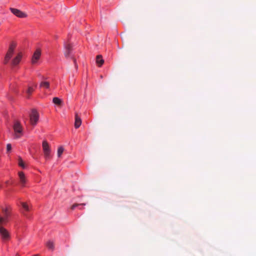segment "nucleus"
I'll list each match as a JSON object with an SVG mask.
<instances>
[{
	"label": "nucleus",
	"instance_id": "obj_12",
	"mask_svg": "<svg viewBox=\"0 0 256 256\" xmlns=\"http://www.w3.org/2000/svg\"><path fill=\"white\" fill-rule=\"evenodd\" d=\"M64 48L66 49L64 55L66 57H68L71 53L72 50V45L70 43L65 44Z\"/></svg>",
	"mask_w": 256,
	"mask_h": 256
},
{
	"label": "nucleus",
	"instance_id": "obj_22",
	"mask_svg": "<svg viewBox=\"0 0 256 256\" xmlns=\"http://www.w3.org/2000/svg\"><path fill=\"white\" fill-rule=\"evenodd\" d=\"M12 149V146L10 144H8L6 145L7 152H10Z\"/></svg>",
	"mask_w": 256,
	"mask_h": 256
},
{
	"label": "nucleus",
	"instance_id": "obj_19",
	"mask_svg": "<svg viewBox=\"0 0 256 256\" xmlns=\"http://www.w3.org/2000/svg\"><path fill=\"white\" fill-rule=\"evenodd\" d=\"M18 165L23 169H24L26 168L24 161L20 157H19L18 158Z\"/></svg>",
	"mask_w": 256,
	"mask_h": 256
},
{
	"label": "nucleus",
	"instance_id": "obj_11",
	"mask_svg": "<svg viewBox=\"0 0 256 256\" xmlns=\"http://www.w3.org/2000/svg\"><path fill=\"white\" fill-rule=\"evenodd\" d=\"M22 58V53H18L17 56L12 60V66L18 64L21 60Z\"/></svg>",
	"mask_w": 256,
	"mask_h": 256
},
{
	"label": "nucleus",
	"instance_id": "obj_7",
	"mask_svg": "<svg viewBox=\"0 0 256 256\" xmlns=\"http://www.w3.org/2000/svg\"><path fill=\"white\" fill-rule=\"evenodd\" d=\"M18 176L19 177L20 184L21 187H26L27 183V179L24 174L22 172H18Z\"/></svg>",
	"mask_w": 256,
	"mask_h": 256
},
{
	"label": "nucleus",
	"instance_id": "obj_16",
	"mask_svg": "<svg viewBox=\"0 0 256 256\" xmlns=\"http://www.w3.org/2000/svg\"><path fill=\"white\" fill-rule=\"evenodd\" d=\"M47 248L52 250H53L54 248V242L52 240H48L46 244Z\"/></svg>",
	"mask_w": 256,
	"mask_h": 256
},
{
	"label": "nucleus",
	"instance_id": "obj_5",
	"mask_svg": "<svg viewBox=\"0 0 256 256\" xmlns=\"http://www.w3.org/2000/svg\"><path fill=\"white\" fill-rule=\"evenodd\" d=\"M0 236L4 242H8L10 239V233L3 226H0Z\"/></svg>",
	"mask_w": 256,
	"mask_h": 256
},
{
	"label": "nucleus",
	"instance_id": "obj_23",
	"mask_svg": "<svg viewBox=\"0 0 256 256\" xmlns=\"http://www.w3.org/2000/svg\"><path fill=\"white\" fill-rule=\"evenodd\" d=\"M74 65H75L76 67L77 68V66L76 64V60L75 59H74Z\"/></svg>",
	"mask_w": 256,
	"mask_h": 256
},
{
	"label": "nucleus",
	"instance_id": "obj_24",
	"mask_svg": "<svg viewBox=\"0 0 256 256\" xmlns=\"http://www.w3.org/2000/svg\"><path fill=\"white\" fill-rule=\"evenodd\" d=\"M32 256H38V254H34V255Z\"/></svg>",
	"mask_w": 256,
	"mask_h": 256
},
{
	"label": "nucleus",
	"instance_id": "obj_13",
	"mask_svg": "<svg viewBox=\"0 0 256 256\" xmlns=\"http://www.w3.org/2000/svg\"><path fill=\"white\" fill-rule=\"evenodd\" d=\"M36 87V85L34 86H28V89L26 90V97L27 98H29L30 96L32 94V93L34 92L35 88Z\"/></svg>",
	"mask_w": 256,
	"mask_h": 256
},
{
	"label": "nucleus",
	"instance_id": "obj_4",
	"mask_svg": "<svg viewBox=\"0 0 256 256\" xmlns=\"http://www.w3.org/2000/svg\"><path fill=\"white\" fill-rule=\"evenodd\" d=\"M30 124L33 126H36L39 120V114L36 110H32L30 114Z\"/></svg>",
	"mask_w": 256,
	"mask_h": 256
},
{
	"label": "nucleus",
	"instance_id": "obj_21",
	"mask_svg": "<svg viewBox=\"0 0 256 256\" xmlns=\"http://www.w3.org/2000/svg\"><path fill=\"white\" fill-rule=\"evenodd\" d=\"M81 205H85L84 204H74L72 207H71V208L72 210H74L78 206H81Z\"/></svg>",
	"mask_w": 256,
	"mask_h": 256
},
{
	"label": "nucleus",
	"instance_id": "obj_15",
	"mask_svg": "<svg viewBox=\"0 0 256 256\" xmlns=\"http://www.w3.org/2000/svg\"><path fill=\"white\" fill-rule=\"evenodd\" d=\"M96 62L99 67L101 66L102 65V64L104 62V60L102 59V56H100V55L97 56L96 58Z\"/></svg>",
	"mask_w": 256,
	"mask_h": 256
},
{
	"label": "nucleus",
	"instance_id": "obj_18",
	"mask_svg": "<svg viewBox=\"0 0 256 256\" xmlns=\"http://www.w3.org/2000/svg\"><path fill=\"white\" fill-rule=\"evenodd\" d=\"M52 102L56 105H60L62 104V100L58 97H54L52 99Z\"/></svg>",
	"mask_w": 256,
	"mask_h": 256
},
{
	"label": "nucleus",
	"instance_id": "obj_8",
	"mask_svg": "<svg viewBox=\"0 0 256 256\" xmlns=\"http://www.w3.org/2000/svg\"><path fill=\"white\" fill-rule=\"evenodd\" d=\"M10 10L14 16L20 18H26L27 16L26 13L17 8H10Z\"/></svg>",
	"mask_w": 256,
	"mask_h": 256
},
{
	"label": "nucleus",
	"instance_id": "obj_3",
	"mask_svg": "<svg viewBox=\"0 0 256 256\" xmlns=\"http://www.w3.org/2000/svg\"><path fill=\"white\" fill-rule=\"evenodd\" d=\"M14 130V138H20L22 134V128L20 123L18 122H16L13 126Z\"/></svg>",
	"mask_w": 256,
	"mask_h": 256
},
{
	"label": "nucleus",
	"instance_id": "obj_14",
	"mask_svg": "<svg viewBox=\"0 0 256 256\" xmlns=\"http://www.w3.org/2000/svg\"><path fill=\"white\" fill-rule=\"evenodd\" d=\"M82 124V120L78 116V114H75V122L74 127L76 128H78Z\"/></svg>",
	"mask_w": 256,
	"mask_h": 256
},
{
	"label": "nucleus",
	"instance_id": "obj_20",
	"mask_svg": "<svg viewBox=\"0 0 256 256\" xmlns=\"http://www.w3.org/2000/svg\"><path fill=\"white\" fill-rule=\"evenodd\" d=\"M64 148H63L62 146H60L58 148V157H60L62 156V153L64 152Z\"/></svg>",
	"mask_w": 256,
	"mask_h": 256
},
{
	"label": "nucleus",
	"instance_id": "obj_10",
	"mask_svg": "<svg viewBox=\"0 0 256 256\" xmlns=\"http://www.w3.org/2000/svg\"><path fill=\"white\" fill-rule=\"evenodd\" d=\"M41 56V52L39 49L36 50L34 52L32 58V62L33 64H36L38 60L40 59Z\"/></svg>",
	"mask_w": 256,
	"mask_h": 256
},
{
	"label": "nucleus",
	"instance_id": "obj_1",
	"mask_svg": "<svg viewBox=\"0 0 256 256\" xmlns=\"http://www.w3.org/2000/svg\"><path fill=\"white\" fill-rule=\"evenodd\" d=\"M3 216L0 217V226L6 224L10 216V208H6L2 210Z\"/></svg>",
	"mask_w": 256,
	"mask_h": 256
},
{
	"label": "nucleus",
	"instance_id": "obj_9",
	"mask_svg": "<svg viewBox=\"0 0 256 256\" xmlns=\"http://www.w3.org/2000/svg\"><path fill=\"white\" fill-rule=\"evenodd\" d=\"M18 204L19 206H22V213L24 216L28 218H30V217L27 214V212L30 210V208L28 204L26 202H20V203Z\"/></svg>",
	"mask_w": 256,
	"mask_h": 256
},
{
	"label": "nucleus",
	"instance_id": "obj_17",
	"mask_svg": "<svg viewBox=\"0 0 256 256\" xmlns=\"http://www.w3.org/2000/svg\"><path fill=\"white\" fill-rule=\"evenodd\" d=\"M40 87L48 89L50 88V83L46 81L42 82L40 84Z\"/></svg>",
	"mask_w": 256,
	"mask_h": 256
},
{
	"label": "nucleus",
	"instance_id": "obj_6",
	"mask_svg": "<svg viewBox=\"0 0 256 256\" xmlns=\"http://www.w3.org/2000/svg\"><path fill=\"white\" fill-rule=\"evenodd\" d=\"M42 146L45 158L46 160L50 159L51 158L50 149L48 144L46 141H44Z\"/></svg>",
	"mask_w": 256,
	"mask_h": 256
},
{
	"label": "nucleus",
	"instance_id": "obj_2",
	"mask_svg": "<svg viewBox=\"0 0 256 256\" xmlns=\"http://www.w3.org/2000/svg\"><path fill=\"white\" fill-rule=\"evenodd\" d=\"M16 47V44L14 42H12L10 44L8 50L4 57V64H7L9 62L10 60L11 59L12 56H13Z\"/></svg>",
	"mask_w": 256,
	"mask_h": 256
}]
</instances>
